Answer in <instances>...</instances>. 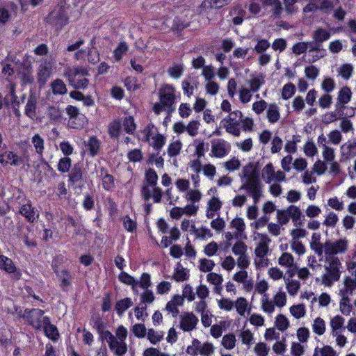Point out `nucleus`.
Here are the masks:
<instances>
[{
	"label": "nucleus",
	"mask_w": 356,
	"mask_h": 356,
	"mask_svg": "<svg viewBox=\"0 0 356 356\" xmlns=\"http://www.w3.org/2000/svg\"><path fill=\"white\" fill-rule=\"evenodd\" d=\"M71 166H72L71 159L67 156H65V157H63L59 159L58 165H57V169L59 172H60L62 173H65V172H69Z\"/></svg>",
	"instance_id": "bf43d9fd"
},
{
	"label": "nucleus",
	"mask_w": 356,
	"mask_h": 356,
	"mask_svg": "<svg viewBox=\"0 0 356 356\" xmlns=\"http://www.w3.org/2000/svg\"><path fill=\"white\" fill-rule=\"evenodd\" d=\"M278 264L284 268L296 267L293 256L289 252H283L278 258Z\"/></svg>",
	"instance_id": "473e14b6"
},
{
	"label": "nucleus",
	"mask_w": 356,
	"mask_h": 356,
	"mask_svg": "<svg viewBox=\"0 0 356 356\" xmlns=\"http://www.w3.org/2000/svg\"><path fill=\"white\" fill-rule=\"evenodd\" d=\"M340 149L342 156L353 157L356 154V140L347 141L341 146Z\"/></svg>",
	"instance_id": "c85d7f7f"
},
{
	"label": "nucleus",
	"mask_w": 356,
	"mask_h": 356,
	"mask_svg": "<svg viewBox=\"0 0 356 356\" xmlns=\"http://www.w3.org/2000/svg\"><path fill=\"white\" fill-rule=\"evenodd\" d=\"M300 1H309L302 10L303 19L313 22L321 20L325 22L323 17H320V13L329 15L334 8L332 0H300Z\"/></svg>",
	"instance_id": "20e7f679"
},
{
	"label": "nucleus",
	"mask_w": 356,
	"mask_h": 356,
	"mask_svg": "<svg viewBox=\"0 0 356 356\" xmlns=\"http://www.w3.org/2000/svg\"><path fill=\"white\" fill-rule=\"evenodd\" d=\"M122 124L119 120L113 121L108 126V134L112 138H118L120 136Z\"/></svg>",
	"instance_id": "09e8293b"
},
{
	"label": "nucleus",
	"mask_w": 356,
	"mask_h": 356,
	"mask_svg": "<svg viewBox=\"0 0 356 356\" xmlns=\"http://www.w3.org/2000/svg\"><path fill=\"white\" fill-rule=\"evenodd\" d=\"M274 175L275 170L271 163L266 164L262 169L261 177L266 184H270L274 181Z\"/></svg>",
	"instance_id": "a19ab883"
},
{
	"label": "nucleus",
	"mask_w": 356,
	"mask_h": 356,
	"mask_svg": "<svg viewBox=\"0 0 356 356\" xmlns=\"http://www.w3.org/2000/svg\"><path fill=\"white\" fill-rule=\"evenodd\" d=\"M133 305L132 300L130 298H125L117 301L115 305V309L119 316H122L123 314Z\"/></svg>",
	"instance_id": "7c9ffc66"
},
{
	"label": "nucleus",
	"mask_w": 356,
	"mask_h": 356,
	"mask_svg": "<svg viewBox=\"0 0 356 356\" xmlns=\"http://www.w3.org/2000/svg\"><path fill=\"white\" fill-rule=\"evenodd\" d=\"M68 177L69 181L72 185L80 186L83 184V172L81 165L79 163L74 164Z\"/></svg>",
	"instance_id": "4be33fe9"
},
{
	"label": "nucleus",
	"mask_w": 356,
	"mask_h": 356,
	"mask_svg": "<svg viewBox=\"0 0 356 356\" xmlns=\"http://www.w3.org/2000/svg\"><path fill=\"white\" fill-rule=\"evenodd\" d=\"M201 351V342L197 339H193L191 345L188 346L186 349V353L192 356L200 355Z\"/></svg>",
	"instance_id": "052dcab7"
},
{
	"label": "nucleus",
	"mask_w": 356,
	"mask_h": 356,
	"mask_svg": "<svg viewBox=\"0 0 356 356\" xmlns=\"http://www.w3.org/2000/svg\"><path fill=\"white\" fill-rule=\"evenodd\" d=\"M325 322L323 318L318 317L314 319L312 324V330L315 334L318 335H323L325 332Z\"/></svg>",
	"instance_id": "603ef678"
},
{
	"label": "nucleus",
	"mask_w": 356,
	"mask_h": 356,
	"mask_svg": "<svg viewBox=\"0 0 356 356\" xmlns=\"http://www.w3.org/2000/svg\"><path fill=\"white\" fill-rule=\"evenodd\" d=\"M255 238L258 239L254 250L255 256L267 255L269 252V244L271 242L270 238L266 235L257 233Z\"/></svg>",
	"instance_id": "aec40b11"
},
{
	"label": "nucleus",
	"mask_w": 356,
	"mask_h": 356,
	"mask_svg": "<svg viewBox=\"0 0 356 356\" xmlns=\"http://www.w3.org/2000/svg\"><path fill=\"white\" fill-rule=\"evenodd\" d=\"M241 185L239 191H245L252 197L254 204L247 210V216L250 220L256 219L258 214L257 204L264 195V185L261 183L256 165L250 162L244 165L238 174Z\"/></svg>",
	"instance_id": "f257e3e1"
},
{
	"label": "nucleus",
	"mask_w": 356,
	"mask_h": 356,
	"mask_svg": "<svg viewBox=\"0 0 356 356\" xmlns=\"http://www.w3.org/2000/svg\"><path fill=\"white\" fill-rule=\"evenodd\" d=\"M179 319V328L185 332L195 330L199 322L198 318L193 312H188L181 313Z\"/></svg>",
	"instance_id": "ddd939ff"
},
{
	"label": "nucleus",
	"mask_w": 356,
	"mask_h": 356,
	"mask_svg": "<svg viewBox=\"0 0 356 356\" xmlns=\"http://www.w3.org/2000/svg\"><path fill=\"white\" fill-rule=\"evenodd\" d=\"M189 271L187 268H184L181 263H177L174 269L172 275L170 277L171 280L177 282H182L187 281L189 279Z\"/></svg>",
	"instance_id": "393cba45"
},
{
	"label": "nucleus",
	"mask_w": 356,
	"mask_h": 356,
	"mask_svg": "<svg viewBox=\"0 0 356 356\" xmlns=\"http://www.w3.org/2000/svg\"><path fill=\"white\" fill-rule=\"evenodd\" d=\"M289 312L293 316L298 319L304 317L306 314V309L303 304L292 305L289 308Z\"/></svg>",
	"instance_id": "5fc2aeb1"
},
{
	"label": "nucleus",
	"mask_w": 356,
	"mask_h": 356,
	"mask_svg": "<svg viewBox=\"0 0 356 356\" xmlns=\"http://www.w3.org/2000/svg\"><path fill=\"white\" fill-rule=\"evenodd\" d=\"M330 326L332 335H337V332H343L346 330L345 318L340 315H336L330 319Z\"/></svg>",
	"instance_id": "a878e982"
},
{
	"label": "nucleus",
	"mask_w": 356,
	"mask_h": 356,
	"mask_svg": "<svg viewBox=\"0 0 356 356\" xmlns=\"http://www.w3.org/2000/svg\"><path fill=\"white\" fill-rule=\"evenodd\" d=\"M266 117L271 124L276 123L280 118V109L275 103L269 104L266 111Z\"/></svg>",
	"instance_id": "c756f323"
},
{
	"label": "nucleus",
	"mask_w": 356,
	"mask_h": 356,
	"mask_svg": "<svg viewBox=\"0 0 356 356\" xmlns=\"http://www.w3.org/2000/svg\"><path fill=\"white\" fill-rule=\"evenodd\" d=\"M353 293L354 292L349 291L343 287L339 291V296H341L339 309L343 315L349 316L352 312L350 296H351Z\"/></svg>",
	"instance_id": "f3484780"
},
{
	"label": "nucleus",
	"mask_w": 356,
	"mask_h": 356,
	"mask_svg": "<svg viewBox=\"0 0 356 356\" xmlns=\"http://www.w3.org/2000/svg\"><path fill=\"white\" fill-rule=\"evenodd\" d=\"M182 148V143L177 140L170 143L168 147V154L170 157H175L179 154Z\"/></svg>",
	"instance_id": "864d4df0"
},
{
	"label": "nucleus",
	"mask_w": 356,
	"mask_h": 356,
	"mask_svg": "<svg viewBox=\"0 0 356 356\" xmlns=\"http://www.w3.org/2000/svg\"><path fill=\"white\" fill-rule=\"evenodd\" d=\"M127 335V329L123 325H120L116 329L115 335L106 330L102 333V338L107 342L110 350L115 356H124L128 350L126 343Z\"/></svg>",
	"instance_id": "7ed1b4c3"
},
{
	"label": "nucleus",
	"mask_w": 356,
	"mask_h": 356,
	"mask_svg": "<svg viewBox=\"0 0 356 356\" xmlns=\"http://www.w3.org/2000/svg\"><path fill=\"white\" fill-rule=\"evenodd\" d=\"M119 280L126 284L131 285L133 290H135V286L137 285L138 281L134 279L132 276L122 271L118 276Z\"/></svg>",
	"instance_id": "0e129e2a"
},
{
	"label": "nucleus",
	"mask_w": 356,
	"mask_h": 356,
	"mask_svg": "<svg viewBox=\"0 0 356 356\" xmlns=\"http://www.w3.org/2000/svg\"><path fill=\"white\" fill-rule=\"evenodd\" d=\"M243 113L241 111L236 110L230 113L225 118H223L220 125L225 128L226 131L229 134L238 137L241 135L240 124Z\"/></svg>",
	"instance_id": "0eeeda50"
},
{
	"label": "nucleus",
	"mask_w": 356,
	"mask_h": 356,
	"mask_svg": "<svg viewBox=\"0 0 356 356\" xmlns=\"http://www.w3.org/2000/svg\"><path fill=\"white\" fill-rule=\"evenodd\" d=\"M19 212L30 223L35 222L40 216L38 211L32 206L30 200H26L20 205Z\"/></svg>",
	"instance_id": "2eb2a0df"
},
{
	"label": "nucleus",
	"mask_w": 356,
	"mask_h": 356,
	"mask_svg": "<svg viewBox=\"0 0 356 356\" xmlns=\"http://www.w3.org/2000/svg\"><path fill=\"white\" fill-rule=\"evenodd\" d=\"M284 280L286 284V289L289 295L292 296H296L300 288V282L298 280L289 279V277H284Z\"/></svg>",
	"instance_id": "4c0bfd02"
},
{
	"label": "nucleus",
	"mask_w": 356,
	"mask_h": 356,
	"mask_svg": "<svg viewBox=\"0 0 356 356\" xmlns=\"http://www.w3.org/2000/svg\"><path fill=\"white\" fill-rule=\"evenodd\" d=\"M275 324L277 328L281 332L285 331L289 327V321L283 314H279L276 317Z\"/></svg>",
	"instance_id": "13d9d810"
},
{
	"label": "nucleus",
	"mask_w": 356,
	"mask_h": 356,
	"mask_svg": "<svg viewBox=\"0 0 356 356\" xmlns=\"http://www.w3.org/2000/svg\"><path fill=\"white\" fill-rule=\"evenodd\" d=\"M194 145L195 147V153L197 159H201L205 154V152L209 149V143L203 140H195Z\"/></svg>",
	"instance_id": "49530a36"
},
{
	"label": "nucleus",
	"mask_w": 356,
	"mask_h": 356,
	"mask_svg": "<svg viewBox=\"0 0 356 356\" xmlns=\"http://www.w3.org/2000/svg\"><path fill=\"white\" fill-rule=\"evenodd\" d=\"M324 261V273L320 280L322 285L330 287L334 282L339 280L341 275L342 263L339 258H331L324 256L322 259Z\"/></svg>",
	"instance_id": "39448f33"
},
{
	"label": "nucleus",
	"mask_w": 356,
	"mask_h": 356,
	"mask_svg": "<svg viewBox=\"0 0 356 356\" xmlns=\"http://www.w3.org/2000/svg\"><path fill=\"white\" fill-rule=\"evenodd\" d=\"M252 91L245 87H242L238 91L239 100L242 104H247L251 101Z\"/></svg>",
	"instance_id": "774afa93"
},
{
	"label": "nucleus",
	"mask_w": 356,
	"mask_h": 356,
	"mask_svg": "<svg viewBox=\"0 0 356 356\" xmlns=\"http://www.w3.org/2000/svg\"><path fill=\"white\" fill-rule=\"evenodd\" d=\"M47 115L53 122H59L63 118L62 111L57 106H50L47 108Z\"/></svg>",
	"instance_id": "f704fd0d"
},
{
	"label": "nucleus",
	"mask_w": 356,
	"mask_h": 356,
	"mask_svg": "<svg viewBox=\"0 0 356 356\" xmlns=\"http://www.w3.org/2000/svg\"><path fill=\"white\" fill-rule=\"evenodd\" d=\"M88 75V70L83 67H67L64 72V76L68 79L70 85L75 89L87 88L89 81L86 76Z\"/></svg>",
	"instance_id": "423d86ee"
},
{
	"label": "nucleus",
	"mask_w": 356,
	"mask_h": 356,
	"mask_svg": "<svg viewBox=\"0 0 356 356\" xmlns=\"http://www.w3.org/2000/svg\"><path fill=\"white\" fill-rule=\"evenodd\" d=\"M236 339L234 334L229 333L222 338L221 345L227 350H232L236 346Z\"/></svg>",
	"instance_id": "3c124183"
},
{
	"label": "nucleus",
	"mask_w": 356,
	"mask_h": 356,
	"mask_svg": "<svg viewBox=\"0 0 356 356\" xmlns=\"http://www.w3.org/2000/svg\"><path fill=\"white\" fill-rule=\"evenodd\" d=\"M159 102L154 104V112L159 115L163 111L168 114L173 113L175 109V103L180 98V92H177L175 88L171 84H164L159 90Z\"/></svg>",
	"instance_id": "f03ea898"
},
{
	"label": "nucleus",
	"mask_w": 356,
	"mask_h": 356,
	"mask_svg": "<svg viewBox=\"0 0 356 356\" xmlns=\"http://www.w3.org/2000/svg\"><path fill=\"white\" fill-rule=\"evenodd\" d=\"M342 115L343 112H339L335 109L334 111L327 112L323 115L321 121L324 124H329L339 119H341Z\"/></svg>",
	"instance_id": "c03bdc74"
},
{
	"label": "nucleus",
	"mask_w": 356,
	"mask_h": 356,
	"mask_svg": "<svg viewBox=\"0 0 356 356\" xmlns=\"http://www.w3.org/2000/svg\"><path fill=\"white\" fill-rule=\"evenodd\" d=\"M330 36L331 34L330 31L321 28H319L314 31L312 35L313 39L321 44H322L323 42L327 41L330 38Z\"/></svg>",
	"instance_id": "37998d69"
},
{
	"label": "nucleus",
	"mask_w": 356,
	"mask_h": 356,
	"mask_svg": "<svg viewBox=\"0 0 356 356\" xmlns=\"http://www.w3.org/2000/svg\"><path fill=\"white\" fill-rule=\"evenodd\" d=\"M184 66L181 63H175L168 70V74L173 79H179L184 72Z\"/></svg>",
	"instance_id": "8fccbe9b"
},
{
	"label": "nucleus",
	"mask_w": 356,
	"mask_h": 356,
	"mask_svg": "<svg viewBox=\"0 0 356 356\" xmlns=\"http://www.w3.org/2000/svg\"><path fill=\"white\" fill-rule=\"evenodd\" d=\"M100 147V141L95 136H92L89 138L88 142V148L90 154L92 156H95L99 152Z\"/></svg>",
	"instance_id": "4d7b16f0"
},
{
	"label": "nucleus",
	"mask_w": 356,
	"mask_h": 356,
	"mask_svg": "<svg viewBox=\"0 0 356 356\" xmlns=\"http://www.w3.org/2000/svg\"><path fill=\"white\" fill-rule=\"evenodd\" d=\"M302 216L301 210L295 205H291L284 210L277 211V221L281 225H286L291 218L294 225L297 227H300L302 225Z\"/></svg>",
	"instance_id": "6e6552de"
},
{
	"label": "nucleus",
	"mask_w": 356,
	"mask_h": 356,
	"mask_svg": "<svg viewBox=\"0 0 356 356\" xmlns=\"http://www.w3.org/2000/svg\"><path fill=\"white\" fill-rule=\"evenodd\" d=\"M131 331L134 335L138 339L144 338L147 334V329L145 325L142 323L134 325L131 328Z\"/></svg>",
	"instance_id": "e2e57ef3"
},
{
	"label": "nucleus",
	"mask_w": 356,
	"mask_h": 356,
	"mask_svg": "<svg viewBox=\"0 0 356 356\" xmlns=\"http://www.w3.org/2000/svg\"><path fill=\"white\" fill-rule=\"evenodd\" d=\"M352 97V92L349 87L343 86L338 92L336 110L339 112H343L345 105L350 102Z\"/></svg>",
	"instance_id": "dca6fc26"
},
{
	"label": "nucleus",
	"mask_w": 356,
	"mask_h": 356,
	"mask_svg": "<svg viewBox=\"0 0 356 356\" xmlns=\"http://www.w3.org/2000/svg\"><path fill=\"white\" fill-rule=\"evenodd\" d=\"M50 86L53 94L55 95H63L67 92L66 85L64 81L60 79H57L52 81Z\"/></svg>",
	"instance_id": "72a5a7b5"
},
{
	"label": "nucleus",
	"mask_w": 356,
	"mask_h": 356,
	"mask_svg": "<svg viewBox=\"0 0 356 356\" xmlns=\"http://www.w3.org/2000/svg\"><path fill=\"white\" fill-rule=\"evenodd\" d=\"M29 159L26 154H18L13 151H5L0 153V163L3 166L13 165L24 168L28 165Z\"/></svg>",
	"instance_id": "9d476101"
},
{
	"label": "nucleus",
	"mask_w": 356,
	"mask_h": 356,
	"mask_svg": "<svg viewBox=\"0 0 356 356\" xmlns=\"http://www.w3.org/2000/svg\"><path fill=\"white\" fill-rule=\"evenodd\" d=\"M0 269H2L8 273H13V277L19 280L21 277V273L17 271L16 266L11 259L4 256L0 255Z\"/></svg>",
	"instance_id": "412c9836"
},
{
	"label": "nucleus",
	"mask_w": 356,
	"mask_h": 356,
	"mask_svg": "<svg viewBox=\"0 0 356 356\" xmlns=\"http://www.w3.org/2000/svg\"><path fill=\"white\" fill-rule=\"evenodd\" d=\"M261 309L269 315H271L275 312V304L273 300H270L268 295L264 293L261 300Z\"/></svg>",
	"instance_id": "ea45409f"
},
{
	"label": "nucleus",
	"mask_w": 356,
	"mask_h": 356,
	"mask_svg": "<svg viewBox=\"0 0 356 356\" xmlns=\"http://www.w3.org/2000/svg\"><path fill=\"white\" fill-rule=\"evenodd\" d=\"M44 312L40 309H26L23 314L24 318L29 325L32 326L36 330H41L42 327V318L44 317Z\"/></svg>",
	"instance_id": "f8f14e48"
},
{
	"label": "nucleus",
	"mask_w": 356,
	"mask_h": 356,
	"mask_svg": "<svg viewBox=\"0 0 356 356\" xmlns=\"http://www.w3.org/2000/svg\"><path fill=\"white\" fill-rule=\"evenodd\" d=\"M147 338L152 344H156L163 339L164 332L163 331H156L153 328H149L147 331Z\"/></svg>",
	"instance_id": "79ce46f5"
},
{
	"label": "nucleus",
	"mask_w": 356,
	"mask_h": 356,
	"mask_svg": "<svg viewBox=\"0 0 356 356\" xmlns=\"http://www.w3.org/2000/svg\"><path fill=\"white\" fill-rule=\"evenodd\" d=\"M338 74L344 80H348L353 74V66L350 63H345L337 70Z\"/></svg>",
	"instance_id": "a18cd8bd"
},
{
	"label": "nucleus",
	"mask_w": 356,
	"mask_h": 356,
	"mask_svg": "<svg viewBox=\"0 0 356 356\" xmlns=\"http://www.w3.org/2000/svg\"><path fill=\"white\" fill-rule=\"evenodd\" d=\"M264 82V76L262 74L256 76L252 75L251 78L247 81V83L250 86V90H251L252 92H257Z\"/></svg>",
	"instance_id": "2f4dec72"
},
{
	"label": "nucleus",
	"mask_w": 356,
	"mask_h": 356,
	"mask_svg": "<svg viewBox=\"0 0 356 356\" xmlns=\"http://www.w3.org/2000/svg\"><path fill=\"white\" fill-rule=\"evenodd\" d=\"M44 335L54 342L58 340L60 334L57 327L51 323L49 317L44 316L42 318V327Z\"/></svg>",
	"instance_id": "a211bd4d"
},
{
	"label": "nucleus",
	"mask_w": 356,
	"mask_h": 356,
	"mask_svg": "<svg viewBox=\"0 0 356 356\" xmlns=\"http://www.w3.org/2000/svg\"><path fill=\"white\" fill-rule=\"evenodd\" d=\"M151 139L152 141L149 142V145H151L156 151H160L165 144L166 141L165 137L159 134L158 131Z\"/></svg>",
	"instance_id": "e433bc0d"
},
{
	"label": "nucleus",
	"mask_w": 356,
	"mask_h": 356,
	"mask_svg": "<svg viewBox=\"0 0 356 356\" xmlns=\"http://www.w3.org/2000/svg\"><path fill=\"white\" fill-rule=\"evenodd\" d=\"M123 127L124 131L129 134H133L136 130V125L132 116L125 117L123 120Z\"/></svg>",
	"instance_id": "680f3d73"
},
{
	"label": "nucleus",
	"mask_w": 356,
	"mask_h": 356,
	"mask_svg": "<svg viewBox=\"0 0 356 356\" xmlns=\"http://www.w3.org/2000/svg\"><path fill=\"white\" fill-rule=\"evenodd\" d=\"M31 143L33 145L35 152L42 156L44 149V140L43 138L38 134H35L31 138Z\"/></svg>",
	"instance_id": "58836bf2"
},
{
	"label": "nucleus",
	"mask_w": 356,
	"mask_h": 356,
	"mask_svg": "<svg viewBox=\"0 0 356 356\" xmlns=\"http://www.w3.org/2000/svg\"><path fill=\"white\" fill-rule=\"evenodd\" d=\"M51 74V68L44 62L40 65L38 72V81L40 84H44Z\"/></svg>",
	"instance_id": "bb28decb"
},
{
	"label": "nucleus",
	"mask_w": 356,
	"mask_h": 356,
	"mask_svg": "<svg viewBox=\"0 0 356 356\" xmlns=\"http://www.w3.org/2000/svg\"><path fill=\"white\" fill-rule=\"evenodd\" d=\"M163 194L161 188L156 186L149 187L143 185L141 188V196L145 201H148L152 198L154 203H159L161 201Z\"/></svg>",
	"instance_id": "4468645a"
},
{
	"label": "nucleus",
	"mask_w": 356,
	"mask_h": 356,
	"mask_svg": "<svg viewBox=\"0 0 356 356\" xmlns=\"http://www.w3.org/2000/svg\"><path fill=\"white\" fill-rule=\"evenodd\" d=\"M231 144L222 138H215L211 141L210 156L222 159L231 152Z\"/></svg>",
	"instance_id": "9b49d317"
},
{
	"label": "nucleus",
	"mask_w": 356,
	"mask_h": 356,
	"mask_svg": "<svg viewBox=\"0 0 356 356\" xmlns=\"http://www.w3.org/2000/svg\"><path fill=\"white\" fill-rule=\"evenodd\" d=\"M349 248V241L343 237L335 241H325V255L331 258H339L338 255L345 254Z\"/></svg>",
	"instance_id": "1a4fd4ad"
},
{
	"label": "nucleus",
	"mask_w": 356,
	"mask_h": 356,
	"mask_svg": "<svg viewBox=\"0 0 356 356\" xmlns=\"http://www.w3.org/2000/svg\"><path fill=\"white\" fill-rule=\"evenodd\" d=\"M263 7L266 9L268 6H273L271 8L272 15L274 18L280 19L283 12V7L280 0H261Z\"/></svg>",
	"instance_id": "5701e85b"
},
{
	"label": "nucleus",
	"mask_w": 356,
	"mask_h": 356,
	"mask_svg": "<svg viewBox=\"0 0 356 356\" xmlns=\"http://www.w3.org/2000/svg\"><path fill=\"white\" fill-rule=\"evenodd\" d=\"M129 49L125 42H120L113 51V56L116 61H120Z\"/></svg>",
	"instance_id": "6e6d98bb"
},
{
	"label": "nucleus",
	"mask_w": 356,
	"mask_h": 356,
	"mask_svg": "<svg viewBox=\"0 0 356 356\" xmlns=\"http://www.w3.org/2000/svg\"><path fill=\"white\" fill-rule=\"evenodd\" d=\"M38 97L35 92L30 90L26 104L24 108V114L31 120H34L37 115Z\"/></svg>",
	"instance_id": "6ab92c4d"
},
{
	"label": "nucleus",
	"mask_w": 356,
	"mask_h": 356,
	"mask_svg": "<svg viewBox=\"0 0 356 356\" xmlns=\"http://www.w3.org/2000/svg\"><path fill=\"white\" fill-rule=\"evenodd\" d=\"M234 306L240 316H244L248 308L247 300L245 298H238Z\"/></svg>",
	"instance_id": "338daca9"
},
{
	"label": "nucleus",
	"mask_w": 356,
	"mask_h": 356,
	"mask_svg": "<svg viewBox=\"0 0 356 356\" xmlns=\"http://www.w3.org/2000/svg\"><path fill=\"white\" fill-rule=\"evenodd\" d=\"M140 304L146 306L147 304L152 303L155 300L153 291L149 289H145V291L140 294Z\"/></svg>",
	"instance_id": "69168bd1"
},
{
	"label": "nucleus",
	"mask_w": 356,
	"mask_h": 356,
	"mask_svg": "<svg viewBox=\"0 0 356 356\" xmlns=\"http://www.w3.org/2000/svg\"><path fill=\"white\" fill-rule=\"evenodd\" d=\"M343 288L349 291H356V270L351 273V275L346 276L343 279Z\"/></svg>",
	"instance_id": "de8ad7c7"
},
{
	"label": "nucleus",
	"mask_w": 356,
	"mask_h": 356,
	"mask_svg": "<svg viewBox=\"0 0 356 356\" xmlns=\"http://www.w3.org/2000/svg\"><path fill=\"white\" fill-rule=\"evenodd\" d=\"M157 131V128L152 123H149L142 130L138 132L137 138L139 140L143 142H149L152 137L156 134Z\"/></svg>",
	"instance_id": "b1692460"
},
{
	"label": "nucleus",
	"mask_w": 356,
	"mask_h": 356,
	"mask_svg": "<svg viewBox=\"0 0 356 356\" xmlns=\"http://www.w3.org/2000/svg\"><path fill=\"white\" fill-rule=\"evenodd\" d=\"M19 75L23 84H31L34 81L33 70L31 67L24 66Z\"/></svg>",
	"instance_id": "c9c22d12"
},
{
	"label": "nucleus",
	"mask_w": 356,
	"mask_h": 356,
	"mask_svg": "<svg viewBox=\"0 0 356 356\" xmlns=\"http://www.w3.org/2000/svg\"><path fill=\"white\" fill-rule=\"evenodd\" d=\"M66 113L70 117V120L68 122L69 127L72 129H79L81 127V124H77L75 122L76 118L80 115L79 109L74 106H67L66 108Z\"/></svg>",
	"instance_id": "cd10ccee"
}]
</instances>
